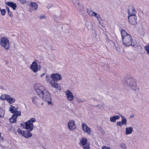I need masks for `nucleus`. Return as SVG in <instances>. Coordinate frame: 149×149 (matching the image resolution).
I'll return each mask as SVG.
<instances>
[{
  "label": "nucleus",
  "mask_w": 149,
  "mask_h": 149,
  "mask_svg": "<svg viewBox=\"0 0 149 149\" xmlns=\"http://www.w3.org/2000/svg\"><path fill=\"white\" fill-rule=\"evenodd\" d=\"M45 75V73L42 74H41V75L40 77L41 78H42Z\"/></svg>",
  "instance_id": "nucleus-41"
},
{
  "label": "nucleus",
  "mask_w": 149,
  "mask_h": 149,
  "mask_svg": "<svg viewBox=\"0 0 149 149\" xmlns=\"http://www.w3.org/2000/svg\"><path fill=\"white\" fill-rule=\"evenodd\" d=\"M30 6L33 10H36L38 8L37 4L36 3L31 2L30 3Z\"/></svg>",
  "instance_id": "nucleus-22"
},
{
  "label": "nucleus",
  "mask_w": 149,
  "mask_h": 149,
  "mask_svg": "<svg viewBox=\"0 0 149 149\" xmlns=\"http://www.w3.org/2000/svg\"><path fill=\"white\" fill-rule=\"evenodd\" d=\"M123 42L125 46H129L130 45L133 46L134 45L132 42V39L131 36L128 34L124 30L122 29L121 31Z\"/></svg>",
  "instance_id": "nucleus-3"
},
{
  "label": "nucleus",
  "mask_w": 149,
  "mask_h": 149,
  "mask_svg": "<svg viewBox=\"0 0 149 149\" xmlns=\"http://www.w3.org/2000/svg\"><path fill=\"white\" fill-rule=\"evenodd\" d=\"M15 112V113L13 115H14L15 116H17V117L18 116H19L21 115V113L19 111H17V110Z\"/></svg>",
  "instance_id": "nucleus-30"
},
{
  "label": "nucleus",
  "mask_w": 149,
  "mask_h": 149,
  "mask_svg": "<svg viewBox=\"0 0 149 149\" xmlns=\"http://www.w3.org/2000/svg\"><path fill=\"white\" fill-rule=\"evenodd\" d=\"M128 13L129 16L136 15V11L134 8L132 7L129 8Z\"/></svg>",
  "instance_id": "nucleus-15"
},
{
  "label": "nucleus",
  "mask_w": 149,
  "mask_h": 149,
  "mask_svg": "<svg viewBox=\"0 0 149 149\" xmlns=\"http://www.w3.org/2000/svg\"><path fill=\"white\" fill-rule=\"evenodd\" d=\"M17 109V107L12 106L10 108L9 111L12 113H14L16 111Z\"/></svg>",
  "instance_id": "nucleus-26"
},
{
  "label": "nucleus",
  "mask_w": 149,
  "mask_h": 149,
  "mask_svg": "<svg viewBox=\"0 0 149 149\" xmlns=\"http://www.w3.org/2000/svg\"><path fill=\"white\" fill-rule=\"evenodd\" d=\"M82 129L84 133H87L90 134L91 133V129L88 127L84 123H82L81 124Z\"/></svg>",
  "instance_id": "nucleus-13"
},
{
  "label": "nucleus",
  "mask_w": 149,
  "mask_h": 149,
  "mask_svg": "<svg viewBox=\"0 0 149 149\" xmlns=\"http://www.w3.org/2000/svg\"><path fill=\"white\" fill-rule=\"evenodd\" d=\"M68 130L70 131H74L76 128L75 122L73 120H70L68 123Z\"/></svg>",
  "instance_id": "nucleus-9"
},
{
  "label": "nucleus",
  "mask_w": 149,
  "mask_h": 149,
  "mask_svg": "<svg viewBox=\"0 0 149 149\" xmlns=\"http://www.w3.org/2000/svg\"><path fill=\"white\" fill-rule=\"evenodd\" d=\"M128 20L132 24L135 25L137 23V17L136 15L129 16Z\"/></svg>",
  "instance_id": "nucleus-12"
},
{
  "label": "nucleus",
  "mask_w": 149,
  "mask_h": 149,
  "mask_svg": "<svg viewBox=\"0 0 149 149\" xmlns=\"http://www.w3.org/2000/svg\"><path fill=\"white\" fill-rule=\"evenodd\" d=\"M30 69L35 73H36L40 70V68L38 67L37 63L33 62L30 66Z\"/></svg>",
  "instance_id": "nucleus-10"
},
{
  "label": "nucleus",
  "mask_w": 149,
  "mask_h": 149,
  "mask_svg": "<svg viewBox=\"0 0 149 149\" xmlns=\"http://www.w3.org/2000/svg\"><path fill=\"white\" fill-rule=\"evenodd\" d=\"M36 121V119L34 118H31L26 122H24L21 124V125L24 128L28 130L32 131L34 128L33 123Z\"/></svg>",
  "instance_id": "nucleus-4"
},
{
  "label": "nucleus",
  "mask_w": 149,
  "mask_h": 149,
  "mask_svg": "<svg viewBox=\"0 0 149 149\" xmlns=\"http://www.w3.org/2000/svg\"><path fill=\"white\" fill-rule=\"evenodd\" d=\"M1 137V133H0V138Z\"/></svg>",
  "instance_id": "nucleus-42"
},
{
  "label": "nucleus",
  "mask_w": 149,
  "mask_h": 149,
  "mask_svg": "<svg viewBox=\"0 0 149 149\" xmlns=\"http://www.w3.org/2000/svg\"><path fill=\"white\" fill-rule=\"evenodd\" d=\"M87 140L86 138L82 137L79 139V144L84 149H89L90 146L87 144Z\"/></svg>",
  "instance_id": "nucleus-7"
},
{
  "label": "nucleus",
  "mask_w": 149,
  "mask_h": 149,
  "mask_svg": "<svg viewBox=\"0 0 149 149\" xmlns=\"http://www.w3.org/2000/svg\"><path fill=\"white\" fill-rule=\"evenodd\" d=\"M65 95L68 99L69 101H73L74 99V97L72 93L69 90H67L65 92Z\"/></svg>",
  "instance_id": "nucleus-8"
},
{
  "label": "nucleus",
  "mask_w": 149,
  "mask_h": 149,
  "mask_svg": "<svg viewBox=\"0 0 149 149\" xmlns=\"http://www.w3.org/2000/svg\"><path fill=\"white\" fill-rule=\"evenodd\" d=\"M46 80L49 82L51 86L56 88L57 90L61 89V87L55 81L61 80L62 77L61 75L58 73H53L52 74L50 77L49 75H47L46 77Z\"/></svg>",
  "instance_id": "nucleus-2"
},
{
  "label": "nucleus",
  "mask_w": 149,
  "mask_h": 149,
  "mask_svg": "<svg viewBox=\"0 0 149 149\" xmlns=\"http://www.w3.org/2000/svg\"><path fill=\"white\" fill-rule=\"evenodd\" d=\"M88 14L90 16L93 17L95 13L91 9H88L87 10Z\"/></svg>",
  "instance_id": "nucleus-24"
},
{
  "label": "nucleus",
  "mask_w": 149,
  "mask_h": 149,
  "mask_svg": "<svg viewBox=\"0 0 149 149\" xmlns=\"http://www.w3.org/2000/svg\"><path fill=\"white\" fill-rule=\"evenodd\" d=\"M7 101L10 104H12L15 101V100L13 98L10 97L9 96V97H8L6 99Z\"/></svg>",
  "instance_id": "nucleus-25"
},
{
  "label": "nucleus",
  "mask_w": 149,
  "mask_h": 149,
  "mask_svg": "<svg viewBox=\"0 0 149 149\" xmlns=\"http://www.w3.org/2000/svg\"><path fill=\"white\" fill-rule=\"evenodd\" d=\"M109 147L106 146H104L102 147V149H109Z\"/></svg>",
  "instance_id": "nucleus-38"
},
{
  "label": "nucleus",
  "mask_w": 149,
  "mask_h": 149,
  "mask_svg": "<svg viewBox=\"0 0 149 149\" xmlns=\"http://www.w3.org/2000/svg\"><path fill=\"white\" fill-rule=\"evenodd\" d=\"M6 3L8 6L11 7L13 10H15L17 7V6L15 3L10 2H7Z\"/></svg>",
  "instance_id": "nucleus-17"
},
{
  "label": "nucleus",
  "mask_w": 149,
  "mask_h": 149,
  "mask_svg": "<svg viewBox=\"0 0 149 149\" xmlns=\"http://www.w3.org/2000/svg\"><path fill=\"white\" fill-rule=\"evenodd\" d=\"M93 17H96L99 23V24H100L101 21L102 20V19L100 15L98 14L95 13V15H94Z\"/></svg>",
  "instance_id": "nucleus-21"
},
{
  "label": "nucleus",
  "mask_w": 149,
  "mask_h": 149,
  "mask_svg": "<svg viewBox=\"0 0 149 149\" xmlns=\"http://www.w3.org/2000/svg\"><path fill=\"white\" fill-rule=\"evenodd\" d=\"M77 101L79 103H82L84 102V100L81 98H77Z\"/></svg>",
  "instance_id": "nucleus-35"
},
{
  "label": "nucleus",
  "mask_w": 149,
  "mask_h": 149,
  "mask_svg": "<svg viewBox=\"0 0 149 149\" xmlns=\"http://www.w3.org/2000/svg\"><path fill=\"white\" fill-rule=\"evenodd\" d=\"M40 19H46V16L45 15L40 16Z\"/></svg>",
  "instance_id": "nucleus-37"
},
{
  "label": "nucleus",
  "mask_w": 149,
  "mask_h": 149,
  "mask_svg": "<svg viewBox=\"0 0 149 149\" xmlns=\"http://www.w3.org/2000/svg\"><path fill=\"white\" fill-rule=\"evenodd\" d=\"M20 2L22 3H24L25 2V0H19Z\"/></svg>",
  "instance_id": "nucleus-39"
},
{
  "label": "nucleus",
  "mask_w": 149,
  "mask_h": 149,
  "mask_svg": "<svg viewBox=\"0 0 149 149\" xmlns=\"http://www.w3.org/2000/svg\"><path fill=\"white\" fill-rule=\"evenodd\" d=\"M116 124L117 125L120 126H121L123 125L121 121L117 122V123Z\"/></svg>",
  "instance_id": "nucleus-36"
},
{
  "label": "nucleus",
  "mask_w": 149,
  "mask_h": 149,
  "mask_svg": "<svg viewBox=\"0 0 149 149\" xmlns=\"http://www.w3.org/2000/svg\"><path fill=\"white\" fill-rule=\"evenodd\" d=\"M1 13L3 16H4L6 13V10L5 9H1L0 8Z\"/></svg>",
  "instance_id": "nucleus-34"
},
{
  "label": "nucleus",
  "mask_w": 149,
  "mask_h": 149,
  "mask_svg": "<svg viewBox=\"0 0 149 149\" xmlns=\"http://www.w3.org/2000/svg\"><path fill=\"white\" fill-rule=\"evenodd\" d=\"M5 112L4 110L3 109H1L0 110V116L1 117H3L4 115Z\"/></svg>",
  "instance_id": "nucleus-32"
},
{
  "label": "nucleus",
  "mask_w": 149,
  "mask_h": 149,
  "mask_svg": "<svg viewBox=\"0 0 149 149\" xmlns=\"http://www.w3.org/2000/svg\"><path fill=\"white\" fill-rule=\"evenodd\" d=\"M24 131L21 130L20 129H18L17 130V132L19 134H20L22 135V136L24 134Z\"/></svg>",
  "instance_id": "nucleus-31"
},
{
  "label": "nucleus",
  "mask_w": 149,
  "mask_h": 149,
  "mask_svg": "<svg viewBox=\"0 0 149 149\" xmlns=\"http://www.w3.org/2000/svg\"><path fill=\"white\" fill-rule=\"evenodd\" d=\"M144 48L147 52V54H149V45L146 46L144 47Z\"/></svg>",
  "instance_id": "nucleus-33"
},
{
  "label": "nucleus",
  "mask_w": 149,
  "mask_h": 149,
  "mask_svg": "<svg viewBox=\"0 0 149 149\" xmlns=\"http://www.w3.org/2000/svg\"><path fill=\"white\" fill-rule=\"evenodd\" d=\"M109 149H110V148H109Z\"/></svg>",
  "instance_id": "nucleus-43"
},
{
  "label": "nucleus",
  "mask_w": 149,
  "mask_h": 149,
  "mask_svg": "<svg viewBox=\"0 0 149 149\" xmlns=\"http://www.w3.org/2000/svg\"><path fill=\"white\" fill-rule=\"evenodd\" d=\"M120 146L123 149H126L127 147L126 144L123 142H122L120 143Z\"/></svg>",
  "instance_id": "nucleus-29"
},
{
  "label": "nucleus",
  "mask_w": 149,
  "mask_h": 149,
  "mask_svg": "<svg viewBox=\"0 0 149 149\" xmlns=\"http://www.w3.org/2000/svg\"><path fill=\"white\" fill-rule=\"evenodd\" d=\"M76 8L79 10L81 11L83 8V6L81 4L78 0H72Z\"/></svg>",
  "instance_id": "nucleus-11"
},
{
  "label": "nucleus",
  "mask_w": 149,
  "mask_h": 149,
  "mask_svg": "<svg viewBox=\"0 0 149 149\" xmlns=\"http://www.w3.org/2000/svg\"><path fill=\"white\" fill-rule=\"evenodd\" d=\"M1 46L6 50H8L10 47L9 40L6 38L3 37L1 38L0 41Z\"/></svg>",
  "instance_id": "nucleus-5"
},
{
  "label": "nucleus",
  "mask_w": 149,
  "mask_h": 149,
  "mask_svg": "<svg viewBox=\"0 0 149 149\" xmlns=\"http://www.w3.org/2000/svg\"><path fill=\"white\" fill-rule=\"evenodd\" d=\"M86 29L88 30H90L93 29V24L91 22H89L86 24Z\"/></svg>",
  "instance_id": "nucleus-19"
},
{
  "label": "nucleus",
  "mask_w": 149,
  "mask_h": 149,
  "mask_svg": "<svg viewBox=\"0 0 149 149\" xmlns=\"http://www.w3.org/2000/svg\"><path fill=\"white\" fill-rule=\"evenodd\" d=\"M42 99H43L42 98L40 97L37 95V96H34L33 97L32 100L34 104H36L37 103H39Z\"/></svg>",
  "instance_id": "nucleus-14"
},
{
  "label": "nucleus",
  "mask_w": 149,
  "mask_h": 149,
  "mask_svg": "<svg viewBox=\"0 0 149 149\" xmlns=\"http://www.w3.org/2000/svg\"><path fill=\"white\" fill-rule=\"evenodd\" d=\"M8 97H9V95L6 94L2 95L0 97V99L1 100H3L7 99Z\"/></svg>",
  "instance_id": "nucleus-27"
},
{
  "label": "nucleus",
  "mask_w": 149,
  "mask_h": 149,
  "mask_svg": "<svg viewBox=\"0 0 149 149\" xmlns=\"http://www.w3.org/2000/svg\"><path fill=\"white\" fill-rule=\"evenodd\" d=\"M133 128L132 127H127L125 128V134L126 135H129L131 134L133 131Z\"/></svg>",
  "instance_id": "nucleus-16"
},
{
  "label": "nucleus",
  "mask_w": 149,
  "mask_h": 149,
  "mask_svg": "<svg viewBox=\"0 0 149 149\" xmlns=\"http://www.w3.org/2000/svg\"><path fill=\"white\" fill-rule=\"evenodd\" d=\"M32 135L31 133L28 131H24L23 136L26 138L31 137Z\"/></svg>",
  "instance_id": "nucleus-18"
},
{
  "label": "nucleus",
  "mask_w": 149,
  "mask_h": 149,
  "mask_svg": "<svg viewBox=\"0 0 149 149\" xmlns=\"http://www.w3.org/2000/svg\"><path fill=\"white\" fill-rule=\"evenodd\" d=\"M128 85L134 91H136L137 89L136 80L133 78H130L127 81Z\"/></svg>",
  "instance_id": "nucleus-6"
},
{
  "label": "nucleus",
  "mask_w": 149,
  "mask_h": 149,
  "mask_svg": "<svg viewBox=\"0 0 149 149\" xmlns=\"http://www.w3.org/2000/svg\"><path fill=\"white\" fill-rule=\"evenodd\" d=\"M17 116L13 115L12 117L9 119V120L11 123H16L17 121Z\"/></svg>",
  "instance_id": "nucleus-23"
},
{
  "label": "nucleus",
  "mask_w": 149,
  "mask_h": 149,
  "mask_svg": "<svg viewBox=\"0 0 149 149\" xmlns=\"http://www.w3.org/2000/svg\"><path fill=\"white\" fill-rule=\"evenodd\" d=\"M122 117V120L121 121L123 125H126L127 124V119L125 118V117L123 116H121Z\"/></svg>",
  "instance_id": "nucleus-28"
},
{
  "label": "nucleus",
  "mask_w": 149,
  "mask_h": 149,
  "mask_svg": "<svg viewBox=\"0 0 149 149\" xmlns=\"http://www.w3.org/2000/svg\"><path fill=\"white\" fill-rule=\"evenodd\" d=\"M120 118L119 116L116 115L111 117L110 118V121L112 122H115L117 119H118Z\"/></svg>",
  "instance_id": "nucleus-20"
},
{
  "label": "nucleus",
  "mask_w": 149,
  "mask_h": 149,
  "mask_svg": "<svg viewBox=\"0 0 149 149\" xmlns=\"http://www.w3.org/2000/svg\"><path fill=\"white\" fill-rule=\"evenodd\" d=\"M34 88L37 94L47 102L48 105H53L49 93L43 86L39 83L36 84L34 85Z\"/></svg>",
  "instance_id": "nucleus-1"
},
{
  "label": "nucleus",
  "mask_w": 149,
  "mask_h": 149,
  "mask_svg": "<svg viewBox=\"0 0 149 149\" xmlns=\"http://www.w3.org/2000/svg\"><path fill=\"white\" fill-rule=\"evenodd\" d=\"M6 10L8 11V14H9V11H10V10H9V8L8 7H6Z\"/></svg>",
  "instance_id": "nucleus-40"
}]
</instances>
